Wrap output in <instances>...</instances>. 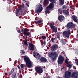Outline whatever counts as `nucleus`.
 Returning <instances> with one entry per match:
<instances>
[{
  "mask_svg": "<svg viewBox=\"0 0 78 78\" xmlns=\"http://www.w3.org/2000/svg\"><path fill=\"white\" fill-rule=\"evenodd\" d=\"M71 76V72L66 71L65 72V78H69Z\"/></svg>",
  "mask_w": 78,
  "mask_h": 78,
  "instance_id": "nucleus-14",
  "label": "nucleus"
},
{
  "mask_svg": "<svg viewBox=\"0 0 78 78\" xmlns=\"http://www.w3.org/2000/svg\"><path fill=\"white\" fill-rule=\"evenodd\" d=\"M49 26L53 32H54V33H56L58 31L57 27H55V26H53L52 23H50Z\"/></svg>",
  "mask_w": 78,
  "mask_h": 78,
  "instance_id": "nucleus-6",
  "label": "nucleus"
},
{
  "mask_svg": "<svg viewBox=\"0 0 78 78\" xmlns=\"http://www.w3.org/2000/svg\"><path fill=\"white\" fill-rule=\"evenodd\" d=\"M31 27H33V26H32Z\"/></svg>",
  "mask_w": 78,
  "mask_h": 78,
  "instance_id": "nucleus-57",
  "label": "nucleus"
},
{
  "mask_svg": "<svg viewBox=\"0 0 78 78\" xmlns=\"http://www.w3.org/2000/svg\"><path fill=\"white\" fill-rule=\"evenodd\" d=\"M70 34V29L63 32L62 33L63 37H66L67 38L69 37Z\"/></svg>",
  "mask_w": 78,
  "mask_h": 78,
  "instance_id": "nucleus-3",
  "label": "nucleus"
},
{
  "mask_svg": "<svg viewBox=\"0 0 78 78\" xmlns=\"http://www.w3.org/2000/svg\"><path fill=\"white\" fill-rule=\"evenodd\" d=\"M60 41L63 46L64 45H65L66 44V39H63L62 38L60 40Z\"/></svg>",
  "mask_w": 78,
  "mask_h": 78,
  "instance_id": "nucleus-17",
  "label": "nucleus"
},
{
  "mask_svg": "<svg viewBox=\"0 0 78 78\" xmlns=\"http://www.w3.org/2000/svg\"><path fill=\"white\" fill-rule=\"evenodd\" d=\"M59 39V40H60V38H59H59H58Z\"/></svg>",
  "mask_w": 78,
  "mask_h": 78,
  "instance_id": "nucleus-53",
  "label": "nucleus"
},
{
  "mask_svg": "<svg viewBox=\"0 0 78 78\" xmlns=\"http://www.w3.org/2000/svg\"><path fill=\"white\" fill-rule=\"evenodd\" d=\"M50 12L49 11V10H46L45 11V13L46 14H50Z\"/></svg>",
  "mask_w": 78,
  "mask_h": 78,
  "instance_id": "nucleus-33",
  "label": "nucleus"
},
{
  "mask_svg": "<svg viewBox=\"0 0 78 78\" xmlns=\"http://www.w3.org/2000/svg\"><path fill=\"white\" fill-rule=\"evenodd\" d=\"M40 59L41 62H47V58H45L44 57H41Z\"/></svg>",
  "mask_w": 78,
  "mask_h": 78,
  "instance_id": "nucleus-16",
  "label": "nucleus"
},
{
  "mask_svg": "<svg viewBox=\"0 0 78 78\" xmlns=\"http://www.w3.org/2000/svg\"><path fill=\"white\" fill-rule=\"evenodd\" d=\"M53 8H54V4L53 3H50V5L48 7H46V9L47 10L50 11Z\"/></svg>",
  "mask_w": 78,
  "mask_h": 78,
  "instance_id": "nucleus-13",
  "label": "nucleus"
},
{
  "mask_svg": "<svg viewBox=\"0 0 78 78\" xmlns=\"http://www.w3.org/2000/svg\"><path fill=\"white\" fill-rule=\"evenodd\" d=\"M17 31L18 32V33H21V31H20V30H17Z\"/></svg>",
  "mask_w": 78,
  "mask_h": 78,
  "instance_id": "nucleus-36",
  "label": "nucleus"
},
{
  "mask_svg": "<svg viewBox=\"0 0 78 78\" xmlns=\"http://www.w3.org/2000/svg\"><path fill=\"white\" fill-rule=\"evenodd\" d=\"M64 19H65L64 16L62 15H61L59 16L58 17V20H60V22H62L63 20H64Z\"/></svg>",
  "mask_w": 78,
  "mask_h": 78,
  "instance_id": "nucleus-20",
  "label": "nucleus"
},
{
  "mask_svg": "<svg viewBox=\"0 0 78 78\" xmlns=\"http://www.w3.org/2000/svg\"><path fill=\"white\" fill-rule=\"evenodd\" d=\"M24 10H25V9H24Z\"/></svg>",
  "mask_w": 78,
  "mask_h": 78,
  "instance_id": "nucleus-58",
  "label": "nucleus"
},
{
  "mask_svg": "<svg viewBox=\"0 0 78 78\" xmlns=\"http://www.w3.org/2000/svg\"><path fill=\"white\" fill-rule=\"evenodd\" d=\"M35 69L36 72L40 74V73H43V69L41 68L40 67H36L35 68Z\"/></svg>",
  "mask_w": 78,
  "mask_h": 78,
  "instance_id": "nucleus-7",
  "label": "nucleus"
},
{
  "mask_svg": "<svg viewBox=\"0 0 78 78\" xmlns=\"http://www.w3.org/2000/svg\"><path fill=\"white\" fill-rule=\"evenodd\" d=\"M58 48V45L57 44H54L51 48V51H56Z\"/></svg>",
  "mask_w": 78,
  "mask_h": 78,
  "instance_id": "nucleus-12",
  "label": "nucleus"
},
{
  "mask_svg": "<svg viewBox=\"0 0 78 78\" xmlns=\"http://www.w3.org/2000/svg\"><path fill=\"white\" fill-rule=\"evenodd\" d=\"M41 45H42V44H43V42L42 41L41 42Z\"/></svg>",
  "mask_w": 78,
  "mask_h": 78,
  "instance_id": "nucleus-49",
  "label": "nucleus"
},
{
  "mask_svg": "<svg viewBox=\"0 0 78 78\" xmlns=\"http://www.w3.org/2000/svg\"><path fill=\"white\" fill-rule=\"evenodd\" d=\"M51 41L52 42H53V43L54 42V38H53V37H52L51 38Z\"/></svg>",
  "mask_w": 78,
  "mask_h": 78,
  "instance_id": "nucleus-34",
  "label": "nucleus"
},
{
  "mask_svg": "<svg viewBox=\"0 0 78 78\" xmlns=\"http://www.w3.org/2000/svg\"><path fill=\"white\" fill-rule=\"evenodd\" d=\"M50 56L51 57V59L53 61H55L56 59V58L58 56V53L56 52H54L51 53Z\"/></svg>",
  "mask_w": 78,
  "mask_h": 78,
  "instance_id": "nucleus-2",
  "label": "nucleus"
},
{
  "mask_svg": "<svg viewBox=\"0 0 78 78\" xmlns=\"http://www.w3.org/2000/svg\"><path fill=\"white\" fill-rule=\"evenodd\" d=\"M14 72V68H12L10 72H8V74L9 75V76H10L11 75H12Z\"/></svg>",
  "mask_w": 78,
  "mask_h": 78,
  "instance_id": "nucleus-22",
  "label": "nucleus"
},
{
  "mask_svg": "<svg viewBox=\"0 0 78 78\" xmlns=\"http://www.w3.org/2000/svg\"><path fill=\"white\" fill-rule=\"evenodd\" d=\"M59 3L61 6H62L64 4V0H59Z\"/></svg>",
  "mask_w": 78,
  "mask_h": 78,
  "instance_id": "nucleus-25",
  "label": "nucleus"
},
{
  "mask_svg": "<svg viewBox=\"0 0 78 78\" xmlns=\"http://www.w3.org/2000/svg\"><path fill=\"white\" fill-rule=\"evenodd\" d=\"M46 78H50V77L46 75Z\"/></svg>",
  "mask_w": 78,
  "mask_h": 78,
  "instance_id": "nucleus-37",
  "label": "nucleus"
},
{
  "mask_svg": "<svg viewBox=\"0 0 78 78\" xmlns=\"http://www.w3.org/2000/svg\"><path fill=\"white\" fill-rule=\"evenodd\" d=\"M67 66L69 67V69H71L72 67V66L69 64V63H68L67 64Z\"/></svg>",
  "mask_w": 78,
  "mask_h": 78,
  "instance_id": "nucleus-29",
  "label": "nucleus"
},
{
  "mask_svg": "<svg viewBox=\"0 0 78 78\" xmlns=\"http://www.w3.org/2000/svg\"><path fill=\"white\" fill-rule=\"evenodd\" d=\"M71 33H73V30L72 31Z\"/></svg>",
  "mask_w": 78,
  "mask_h": 78,
  "instance_id": "nucleus-54",
  "label": "nucleus"
},
{
  "mask_svg": "<svg viewBox=\"0 0 78 78\" xmlns=\"http://www.w3.org/2000/svg\"><path fill=\"white\" fill-rule=\"evenodd\" d=\"M49 2H51L52 3H55L56 0H48Z\"/></svg>",
  "mask_w": 78,
  "mask_h": 78,
  "instance_id": "nucleus-28",
  "label": "nucleus"
},
{
  "mask_svg": "<svg viewBox=\"0 0 78 78\" xmlns=\"http://www.w3.org/2000/svg\"><path fill=\"white\" fill-rule=\"evenodd\" d=\"M29 47L30 48L29 50L30 51H33L34 50V44L31 43H29Z\"/></svg>",
  "mask_w": 78,
  "mask_h": 78,
  "instance_id": "nucleus-15",
  "label": "nucleus"
},
{
  "mask_svg": "<svg viewBox=\"0 0 78 78\" xmlns=\"http://www.w3.org/2000/svg\"><path fill=\"white\" fill-rule=\"evenodd\" d=\"M26 10H27V8H26Z\"/></svg>",
  "mask_w": 78,
  "mask_h": 78,
  "instance_id": "nucleus-56",
  "label": "nucleus"
},
{
  "mask_svg": "<svg viewBox=\"0 0 78 78\" xmlns=\"http://www.w3.org/2000/svg\"><path fill=\"white\" fill-rule=\"evenodd\" d=\"M8 1H9L8 2V4H11V3H12V1L11 0H7Z\"/></svg>",
  "mask_w": 78,
  "mask_h": 78,
  "instance_id": "nucleus-32",
  "label": "nucleus"
},
{
  "mask_svg": "<svg viewBox=\"0 0 78 78\" xmlns=\"http://www.w3.org/2000/svg\"><path fill=\"white\" fill-rule=\"evenodd\" d=\"M26 5H27V6L29 7V5H28V3H26Z\"/></svg>",
  "mask_w": 78,
  "mask_h": 78,
  "instance_id": "nucleus-42",
  "label": "nucleus"
},
{
  "mask_svg": "<svg viewBox=\"0 0 78 78\" xmlns=\"http://www.w3.org/2000/svg\"><path fill=\"white\" fill-rule=\"evenodd\" d=\"M34 56L37 59H40L41 56L39 55V54L36 51H34L33 53Z\"/></svg>",
  "mask_w": 78,
  "mask_h": 78,
  "instance_id": "nucleus-9",
  "label": "nucleus"
},
{
  "mask_svg": "<svg viewBox=\"0 0 78 78\" xmlns=\"http://www.w3.org/2000/svg\"><path fill=\"white\" fill-rule=\"evenodd\" d=\"M5 75L7 76V75H8V73H5Z\"/></svg>",
  "mask_w": 78,
  "mask_h": 78,
  "instance_id": "nucleus-45",
  "label": "nucleus"
},
{
  "mask_svg": "<svg viewBox=\"0 0 78 78\" xmlns=\"http://www.w3.org/2000/svg\"><path fill=\"white\" fill-rule=\"evenodd\" d=\"M24 60L26 62L27 67L28 68H31L32 66V62L30 58L27 56H24Z\"/></svg>",
  "mask_w": 78,
  "mask_h": 78,
  "instance_id": "nucleus-1",
  "label": "nucleus"
},
{
  "mask_svg": "<svg viewBox=\"0 0 78 78\" xmlns=\"http://www.w3.org/2000/svg\"><path fill=\"white\" fill-rule=\"evenodd\" d=\"M65 62L66 63V64H69V60L68 59H66L65 60Z\"/></svg>",
  "mask_w": 78,
  "mask_h": 78,
  "instance_id": "nucleus-30",
  "label": "nucleus"
},
{
  "mask_svg": "<svg viewBox=\"0 0 78 78\" xmlns=\"http://www.w3.org/2000/svg\"><path fill=\"white\" fill-rule=\"evenodd\" d=\"M75 25L73 24V23L72 22H69L66 25V27L68 28H75Z\"/></svg>",
  "mask_w": 78,
  "mask_h": 78,
  "instance_id": "nucleus-8",
  "label": "nucleus"
},
{
  "mask_svg": "<svg viewBox=\"0 0 78 78\" xmlns=\"http://www.w3.org/2000/svg\"><path fill=\"white\" fill-rule=\"evenodd\" d=\"M24 44L26 46H28V41H27V39L25 40V41L24 42Z\"/></svg>",
  "mask_w": 78,
  "mask_h": 78,
  "instance_id": "nucleus-27",
  "label": "nucleus"
},
{
  "mask_svg": "<svg viewBox=\"0 0 78 78\" xmlns=\"http://www.w3.org/2000/svg\"><path fill=\"white\" fill-rule=\"evenodd\" d=\"M22 53L23 54H24V53H25V51H24L22 50Z\"/></svg>",
  "mask_w": 78,
  "mask_h": 78,
  "instance_id": "nucleus-39",
  "label": "nucleus"
},
{
  "mask_svg": "<svg viewBox=\"0 0 78 78\" xmlns=\"http://www.w3.org/2000/svg\"><path fill=\"white\" fill-rule=\"evenodd\" d=\"M18 78H21V77H20V76H19V73H18Z\"/></svg>",
  "mask_w": 78,
  "mask_h": 78,
  "instance_id": "nucleus-44",
  "label": "nucleus"
},
{
  "mask_svg": "<svg viewBox=\"0 0 78 78\" xmlns=\"http://www.w3.org/2000/svg\"><path fill=\"white\" fill-rule=\"evenodd\" d=\"M43 44H44V45H45L46 44V43L45 42V40L44 41Z\"/></svg>",
  "mask_w": 78,
  "mask_h": 78,
  "instance_id": "nucleus-38",
  "label": "nucleus"
},
{
  "mask_svg": "<svg viewBox=\"0 0 78 78\" xmlns=\"http://www.w3.org/2000/svg\"><path fill=\"white\" fill-rule=\"evenodd\" d=\"M64 61V58L61 55H60L58 57L57 62L58 64H62Z\"/></svg>",
  "mask_w": 78,
  "mask_h": 78,
  "instance_id": "nucleus-5",
  "label": "nucleus"
},
{
  "mask_svg": "<svg viewBox=\"0 0 78 78\" xmlns=\"http://www.w3.org/2000/svg\"><path fill=\"white\" fill-rule=\"evenodd\" d=\"M20 66L22 70H23L24 68H25V67H26L25 65H24L23 64H21Z\"/></svg>",
  "mask_w": 78,
  "mask_h": 78,
  "instance_id": "nucleus-26",
  "label": "nucleus"
},
{
  "mask_svg": "<svg viewBox=\"0 0 78 78\" xmlns=\"http://www.w3.org/2000/svg\"><path fill=\"white\" fill-rule=\"evenodd\" d=\"M21 32L22 33L23 32V34H24L25 36H30V32L28 31V30H27L25 29H21Z\"/></svg>",
  "mask_w": 78,
  "mask_h": 78,
  "instance_id": "nucleus-11",
  "label": "nucleus"
},
{
  "mask_svg": "<svg viewBox=\"0 0 78 78\" xmlns=\"http://www.w3.org/2000/svg\"><path fill=\"white\" fill-rule=\"evenodd\" d=\"M16 77H15V76H14L13 78H16Z\"/></svg>",
  "mask_w": 78,
  "mask_h": 78,
  "instance_id": "nucleus-50",
  "label": "nucleus"
},
{
  "mask_svg": "<svg viewBox=\"0 0 78 78\" xmlns=\"http://www.w3.org/2000/svg\"><path fill=\"white\" fill-rule=\"evenodd\" d=\"M17 67H18V69H20V66H19V65H18V66H17Z\"/></svg>",
  "mask_w": 78,
  "mask_h": 78,
  "instance_id": "nucleus-40",
  "label": "nucleus"
},
{
  "mask_svg": "<svg viewBox=\"0 0 78 78\" xmlns=\"http://www.w3.org/2000/svg\"><path fill=\"white\" fill-rule=\"evenodd\" d=\"M72 19L75 22H78V20H77V16H76L73 15L72 16Z\"/></svg>",
  "mask_w": 78,
  "mask_h": 78,
  "instance_id": "nucleus-19",
  "label": "nucleus"
},
{
  "mask_svg": "<svg viewBox=\"0 0 78 78\" xmlns=\"http://www.w3.org/2000/svg\"><path fill=\"white\" fill-rule=\"evenodd\" d=\"M58 12H62V9H58Z\"/></svg>",
  "mask_w": 78,
  "mask_h": 78,
  "instance_id": "nucleus-35",
  "label": "nucleus"
},
{
  "mask_svg": "<svg viewBox=\"0 0 78 78\" xmlns=\"http://www.w3.org/2000/svg\"><path fill=\"white\" fill-rule=\"evenodd\" d=\"M76 64L77 65H78V60L77 61Z\"/></svg>",
  "mask_w": 78,
  "mask_h": 78,
  "instance_id": "nucleus-43",
  "label": "nucleus"
},
{
  "mask_svg": "<svg viewBox=\"0 0 78 78\" xmlns=\"http://www.w3.org/2000/svg\"><path fill=\"white\" fill-rule=\"evenodd\" d=\"M62 12L65 15H66V16H69V12L66 10H63Z\"/></svg>",
  "mask_w": 78,
  "mask_h": 78,
  "instance_id": "nucleus-21",
  "label": "nucleus"
},
{
  "mask_svg": "<svg viewBox=\"0 0 78 78\" xmlns=\"http://www.w3.org/2000/svg\"><path fill=\"white\" fill-rule=\"evenodd\" d=\"M54 40H55V41H56L57 39L56 37H55V38H54Z\"/></svg>",
  "mask_w": 78,
  "mask_h": 78,
  "instance_id": "nucleus-46",
  "label": "nucleus"
},
{
  "mask_svg": "<svg viewBox=\"0 0 78 78\" xmlns=\"http://www.w3.org/2000/svg\"><path fill=\"white\" fill-rule=\"evenodd\" d=\"M23 8H25V5H24V4L22 3V5H20V6L17 8V9L16 10V14H17V13L19 12L20 10L21 11Z\"/></svg>",
  "mask_w": 78,
  "mask_h": 78,
  "instance_id": "nucleus-10",
  "label": "nucleus"
},
{
  "mask_svg": "<svg viewBox=\"0 0 78 78\" xmlns=\"http://www.w3.org/2000/svg\"><path fill=\"white\" fill-rule=\"evenodd\" d=\"M41 38L42 39H47L46 37L45 36H41Z\"/></svg>",
  "mask_w": 78,
  "mask_h": 78,
  "instance_id": "nucleus-31",
  "label": "nucleus"
},
{
  "mask_svg": "<svg viewBox=\"0 0 78 78\" xmlns=\"http://www.w3.org/2000/svg\"><path fill=\"white\" fill-rule=\"evenodd\" d=\"M23 1H24L25 2H26V1L25 0H23Z\"/></svg>",
  "mask_w": 78,
  "mask_h": 78,
  "instance_id": "nucleus-51",
  "label": "nucleus"
},
{
  "mask_svg": "<svg viewBox=\"0 0 78 78\" xmlns=\"http://www.w3.org/2000/svg\"><path fill=\"white\" fill-rule=\"evenodd\" d=\"M57 38H59V37H60L59 36V35H57Z\"/></svg>",
  "mask_w": 78,
  "mask_h": 78,
  "instance_id": "nucleus-41",
  "label": "nucleus"
},
{
  "mask_svg": "<svg viewBox=\"0 0 78 78\" xmlns=\"http://www.w3.org/2000/svg\"><path fill=\"white\" fill-rule=\"evenodd\" d=\"M4 2H5V0H3Z\"/></svg>",
  "mask_w": 78,
  "mask_h": 78,
  "instance_id": "nucleus-55",
  "label": "nucleus"
},
{
  "mask_svg": "<svg viewBox=\"0 0 78 78\" xmlns=\"http://www.w3.org/2000/svg\"><path fill=\"white\" fill-rule=\"evenodd\" d=\"M37 9L35 10V13H38V12H41L43 8H42V5L41 4H38L37 6Z\"/></svg>",
  "mask_w": 78,
  "mask_h": 78,
  "instance_id": "nucleus-4",
  "label": "nucleus"
},
{
  "mask_svg": "<svg viewBox=\"0 0 78 78\" xmlns=\"http://www.w3.org/2000/svg\"><path fill=\"white\" fill-rule=\"evenodd\" d=\"M43 68H44V69H45V66H44V67H43Z\"/></svg>",
  "mask_w": 78,
  "mask_h": 78,
  "instance_id": "nucleus-52",
  "label": "nucleus"
},
{
  "mask_svg": "<svg viewBox=\"0 0 78 78\" xmlns=\"http://www.w3.org/2000/svg\"><path fill=\"white\" fill-rule=\"evenodd\" d=\"M71 77H74L75 78H78V75H76V73H73L72 75L71 76Z\"/></svg>",
  "mask_w": 78,
  "mask_h": 78,
  "instance_id": "nucleus-24",
  "label": "nucleus"
},
{
  "mask_svg": "<svg viewBox=\"0 0 78 78\" xmlns=\"http://www.w3.org/2000/svg\"><path fill=\"white\" fill-rule=\"evenodd\" d=\"M14 76H15V77H16V73L15 74V75Z\"/></svg>",
  "mask_w": 78,
  "mask_h": 78,
  "instance_id": "nucleus-48",
  "label": "nucleus"
},
{
  "mask_svg": "<svg viewBox=\"0 0 78 78\" xmlns=\"http://www.w3.org/2000/svg\"><path fill=\"white\" fill-rule=\"evenodd\" d=\"M65 7H66V5H63V8H65Z\"/></svg>",
  "mask_w": 78,
  "mask_h": 78,
  "instance_id": "nucleus-47",
  "label": "nucleus"
},
{
  "mask_svg": "<svg viewBox=\"0 0 78 78\" xmlns=\"http://www.w3.org/2000/svg\"><path fill=\"white\" fill-rule=\"evenodd\" d=\"M49 2L48 0H44L43 2V5L44 6H46V5H48Z\"/></svg>",
  "mask_w": 78,
  "mask_h": 78,
  "instance_id": "nucleus-23",
  "label": "nucleus"
},
{
  "mask_svg": "<svg viewBox=\"0 0 78 78\" xmlns=\"http://www.w3.org/2000/svg\"><path fill=\"white\" fill-rule=\"evenodd\" d=\"M43 22V20L42 19H39L38 20L35 21V23L36 24L37 26H38L40 25V23Z\"/></svg>",
  "mask_w": 78,
  "mask_h": 78,
  "instance_id": "nucleus-18",
  "label": "nucleus"
}]
</instances>
